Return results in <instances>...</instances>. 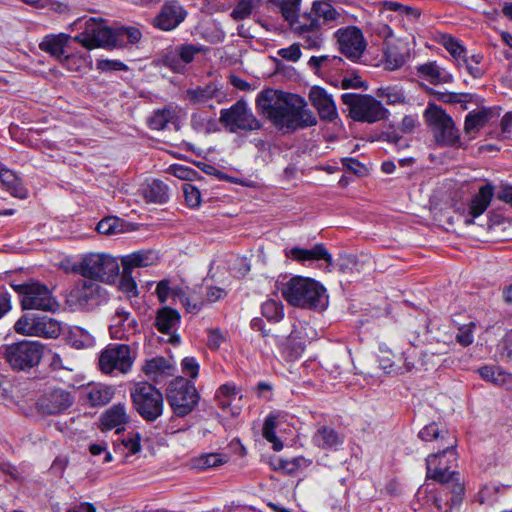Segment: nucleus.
Listing matches in <instances>:
<instances>
[{
    "label": "nucleus",
    "instance_id": "11",
    "mask_svg": "<svg viewBox=\"0 0 512 512\" xmlns=\"http://www.w3.org/2000/svg\"><path fill=\"white\" fill-rule=\"evenodd\" d=\"M44 346L38 341H19L5 348L4 356L13 370L24 371L39 364Z\"/></svg>",
    "mask_w": 512,
    "mask_h": 512
},
{
    "label": "nucleus",
    "instance_id": "12",
    "mask_svg": "<svg viewBox=\"0 0 512 512\" xmlns=\"http://www.w3.org/2000/svg\"><path fill=\"white\" fill-rule=\"evenodd\" d=\"M14 330L24 336L55 339L61 334L62 325L46 315L24 314L15 322Z\"/></svg>",
    "mask_w": 512,
    "mask_h": 512
},
{
    "label": "nucleus",
    "instance_id": "49",
    "mask_svg": "<svg viewBox=\"0 0 512 512\" xmlns=\"http://www.w3.org/2000/svg\"><path fill=\"white\" fill-rule=\"evenodd\" d=\"M119 289L129 298L138 296L137 284L132 273L122 270Z\"/></svg>",
    "mask_w": 512,
    "mask_h": 512
},
{
    "label": "nucleus",
    "instance_id": "45",
    "mask_svg": "<svg viewBox=\"0 0 512 512\" xmlns=\"http://www.w3.org/2000/svg\"><path fill=\"white\" fill-rule=\"evenodd\" d=\"M177 47L180 63L182 65L183 73L186 71V66L193 62L195 56L203 51V46L197 44H182Z\"/></svg>",
    "mask_w": 512,
    "mask_h": 512
},
{
    "label": "nucleus",
    "instance_id": "26",
    "mask_svg": "<svg viewBox=\"0 0 512 512\" xmlns=\"http://www.w3.org/2000/svg\"><path fill=\"white\" fill-rule=\"evenodd\" d=\"M69 39L70 36L64 33L46 35L39 43V48L60 62L65 55V47Z\"/></svg>",
    "mask_w": 512,
    "mask_h": 512
},
{
    "label": "nucleus",
    "instance_id": "52",
    "mask_svg": "<svg viewBox=\"0 0 512 512\" xmlns=\"http://www.w3.org/2000/svg\"><path fill=\"white\" fill-rule=\"evenodd\" d=\"M384 54L386 66L390 70L398 69L406 62V57L402 53H399L395 47H387Z\"/></svg>",
    "mask_w": 512,
    "mask_h": 512
},
{
    "label": "nucleus",
    "instance_id": "48",
    "mask_svg": "<svg viewBox=\"0 0 512 512\" xmlns=\"http://www.w3.org/2000/svg\"><path fill=\"white\" fill-rule=\"evenodd\" d=\"M226 462V459L218 453L205 454L195 459V467L201 470L216 467Z\"/></svg>",
    "mask_w": 512,
    "mask_h": 512
},
{
    "label": "nucleus",
    "instance_id": "24",
    "mask_svg": "<svg viewBox=\"0 0 512 512\" xmlns=\"http://www.w3.org/2000/svg\"><path fill=\"white\" fill-rule=\"evenodd\" d=\"M158 260V255L153 250H139L131 254L125 255L121 258V264L124 271L133 274L136 268L148 267L155 264Z\"/></svg>",
    "mask_w": 512,
    "mask_h": 512
},
{
    "label": "nucleus",
    "instance_id": "37",
    "mask_svg": "<svg viewBox=\"0 0 512 512\" xmlns=\"http://www.w3.org/2000/svg\"><path fill=\"white\" fill-rule=\"evenodd\" d=\"M310 464V461L304 457H295L292 459H283L277 457L271 461L273 469L276 471H283L286 474H294L300 468L306 467Z\"/></svg>",
    "mask_w": 512,
    "mask_h": 512
},
{
    "label": "nucleus",
    "instance_id": "46",
    "mask_svg": "<svg viewBox=\"0 0 512 512\" xmlns=\"http://www.w3.org/2000/svg\"><path fill=\"white\" fill-rule=\"evenodd\" d=\"M443 44L446 50L452 55V57L456 60L459 66H462V62H467V51L465 47L461 43H459L455 38H444Z\"/></svg>",
    "mask_w": 512,
    "mask_h": 512
},
{
    "label": "nucleus",
    "instance_id": "21",
    "mask_svg": "<svg viewBox=\"0 0 512 512\" xmlns=\"http://www.w3.org/2000/svg\"><path fill=\"white\" fill-rule=\"evenodd\" d=\"M303 22L295 26V30H298L301 34L302 45L306 49L319 48L322 44V36L318 31L320 23L316 18L302 15Z\"/></svg>",
    "mask_w": 512,
    "mask_h": 512
},
{
    "label": "nucleus",
    "instance_id": "38",
    "mask_svg": "<svg viewBox=\"0 0 512 512\" xmlns=\"http://www.w3.org/2000/svg\"><path fill=\"white\" fill-rule=\"evenodd\" d=\"M378 98L383 99L387 105H396L406 103L404 90L397 85L380 87L375 92Z\"/></svg>",
    "mask_w": 512,
    "mask_h": 512
},
{
    "label": "nucleus",
    "instance_id": "47",
    "mask_svg": "<svg viewBox=\"0 0 512 512\" xmlns=\"http://www.w3.org/2000/svg\"><path fill=\"white\" fill-rule=\"evenodd\" d=\"M262 315L269 321L278 322L283 316V305L273 299L267 300L262 305Z\"/></svg>",
    "mask_w": 512,
    "mask_h": 512
},
{
    "label": "nucleus",
    "instance_id": "61",
    "mask_svg": "<svg viewBox=\"0 0 512 512\" xmlns=\"http://www.w3.org/2000/svg\"><path fill=\"white\" fill-rule=\"evenodd\" d=\"M141 437L138 433L129 435L122 440L123 446L129 450L130 454H136L141 450Z\"/></svg>",
    "mask_w": 512,
    "mask_h": 512
},
{
    "label": "nucleus",
    "instance_id": "60",
    "mask_svg": "<svg viewBox=\"0 0 512 512\" xmlns=\"http://www.w3.org/2000/svg\"><path fill=\"white\" fill-rule=\"evenodd\" d=\"M278 55L285 60L296 62L301 57V50L299 44H292L287 48L278 50Z\"/></svg>",
    "mask_w": 512,
    "mask_h": 512
},
{
    "label": "nucleus",
    "instance_id": "16",
    "mask_svg": "<svg viewBox=\"0 0 512 512\" xmlns=\"http://www.w3.org/2000/svg\"><path fill=\"white\" fill-rule=\"evenodd\" d=\"M335 36L339 44L340 51L351 61H357L366 49V41L362 31L355 26H348L339 29Z\"/></svg>",
    "mask_w": 512,
    "mask_h": 512
},
{
    "label": "nucleus",
    "instance_id": "27",
    "mask_svg": "<svg viewBox=\"0 0 512 512\" xmlns=\"http://www.w3.org/2000/svg\"><path fill=\"white\" fill-rule=\"evenodd\" d=\"M141 193L147 202L163 204L169 199L168 187L162 181L152 179L141 188Z\"/></svg>",
    "mask_w": 512,
    "mask_h": 512
},
{
    "label": "nucleus",
    "instance_id": "58",
    "mask_svg": "<svg viewBox=\"0 0 512 512\" xmlns=\"http://www.w3.org/2000/svg\"><path fill=\"white\" fill-rule=\"evenodd\" d=\"M182 372L191 379H196L199 373V364L194 357H185L181 361Z\"/></svg>",
    "mask_w": 512,
    "mask_h": 512
},
{
    "label": "nucleus",
    "instance_id": "7",
    "mask_svg": "<svg viewBox=\"0 0 512 512\" xmlns=\"http://www.w3.org/2000/svg\"><path fill=\"white\" fill-rule=\"evenodd\" d=\"M341 98L354 121L375 123L387 118L389 113L380 101L370 95L344 93Z\"/></svg>",
    "mask_w": 512,
    "mask_h": 512
},
{
    "label": "nucleus",
    "instance_id": "63",
    "mask_svg": "<svg viewBox=\"0 0 512 512\" xmlns=\"http://www.w3.org/2000/svg\"><path fill=\"white\" fill-rule=\"evenodd\" d=\"M207 334V344L211 349H218L225 341V336L219 329H208Z\"/></svg>",
    "mask_w": 512,
    "mask_h": 512
},
{
    "label": "nucleus",
    "instance_id": "20",
    "mask_svg": "<svg viewBox=\"0 0 512 512\" xmlns=\"http://www.w3.org/2000/svg\"><path fill=\"white\" fill-rule=\"evenodd\" d=\"M309 100L322 120L332 122L338 117L335 102L325 89L318 86L312 87Z\"/></svg>",
    "mask_w": 512,
    "mask_h": 512
},
{
    "label": "nucleus",
    "instance_id": "22",
    "mask_svg": "<svg viewBox=\"0 0 512 512\" xmlns=\"http://www.w3.org/2000/svg\"><path fill=\"white\" fill-rule=\"evenodd\" d=\"M129 421V415L125 404L118 403L107 409L100 418L101 430L116 429L119 433L124 430V426Z\"/></svg>",
    "mask_w": 512,
    "mask_h": 512
},
{
    "label": "nucleus",
    "instance_id": "19",
    "mask_svg": "<svg viewBox=\"0 0 512 512\" xmlns=\"http://www.w3.org/2000/svg\"><path fill=\"white\" fill-rule=\"evenodd\" d=\"M226 97L222 86L217 82H209L205 86L189 87L185 91V99L193 105L207 104L211 100L221 103Z\"/></svg>",
    "mask_w": 512,
    "mask_h": 512
},
{
    "label": "nucleus",
    "instance_id": "35",
    "mask_svg": "<svg viewBox=\"0 0 512 512\" xmlns=\"http://www.w3.org/2000/svg\"><path fill=\"white\" fill-rule=\"evenodd\" d=\"M177 117V111L172 106H166L156 110L149 119V126L154 130H163L167 124L174 121Z\"/></svg>",
    "mask_w": 512,
    "mask_h": 512
},
{
    "label": "nucleus",
    "instance_id": "56",
    "mask_svg": "<svg viewBox=\"0 0 512 512\" xmlns=\"http://www.w3.org/2000/svg\"><path fill=\"white\" fill-rule=\"evenodd\" d=\"M182 189L185 201L190 207H196L200 204L201 194L197 187H195L193 184L185 183L183 184Z\"/></svg>",
    "mask_w": 512,
    "mask_h": 512
},
{
    "label": "nucleus",
    "instance_id": "40",
    "mask_svg": "<svg viewBox=\"0 0 512 512\" xmlns=\"http://www.w3.org/2000/svg\"><path fill=\"white\" fill-rule=\"evenodd\" d=\"M88 58L79 54L64 55L60 63L70 71L80 72L92 67V63Z\"/></svg>",
    "mask_w": 512,
    "mask_h": 512
},
{
    "label": "nucleus",
    "instance_id": "31",
    "mask_svg": "<svg viewBox=\"0 0 512 512\" xmlns=\"http://www.w3.org/2000/svg\"><path fill=\"white\" fill-rule=\"evenodd\" d=\"M114 391L111 387L96 384L85 390V398L91 406H103L111 401Z\"/></svg>",
    "mask_w": 512,
    "mask_h": 512
},
{
    "label": "nucleus",
    "instance_id": "43",
    "mask_svg": "<svg viewBox=\"0 0 512 512\" xmlns=\"http://www.w3.org/2000/svg\"><path fill=\"white\" fill-rule=\"evenodd\" d=\"M276 426H277V417L273 414H270L264 423L263 427V437L270 443L273 444V449L275 451H280L283 448V443L276 436Z\"/></svg>",
    "mask_w": 512,
    "mask_h": 512
},
{
    "label": "nucleus",
    "instance_id": "23",
    "mask_svg": "<svg viewBox=\"0 0 512 512\" xmlns=\"http://www.w3.org/2000/svg\"><path fill=\"white\" fill-rule=\"evenodd\" d=\"M285 255L287 258L293 259L298 262L320 259H323L328 264H331L332 262V257L323 244H316L311 249L294 247L290 250H286Z\"/></svg>",
    "mask_w": 512,
    "mask_h": 512
},
{
    "label": "nucleus",
    "instance_id": "30",
    "mask_svg": "<svg viewBox=\"0 0 512 512\" xmlns=\"http://www.w3.org/2000/svg\"><path fill=\"white\" fill-rule=\"evenodd\" d=\"M494 195V188L490 184H486L480 187L478 194H476L471 200L469 214L472 219L480 216L485 212L491 203Z\"/></svg>",
    "mask_w": 512,
    "mask_h": 512
},
{
    "label": "nucleus",
    "instance_id": "8",
    "mask_svg": "<svg viewBox=\"0 0 512 512\" xmlns=\"http://www.w3.org/2000/svg\"><path fill=\"white\" fill-rule=\"evenodd\" d=\"M13 288L21 297L20 303L23 310H42L55 313L60 308L52 291L42 283H24L13 285Z\"/></svg>",
    "mask_w": 512,
    "mask_h": 512
},
{
    "label": "nucleus",
    "instance_id": "51",
    "mask_svg": "<svg viewBox=\"0 0 512 512\" xmlns=\"http://www.w3.org/2000/svg\"><path fill=\"white\" fill-rule=\"evenodd\" d=\"M191 127L198 133H209L214 125L212 119L207 118L203 113H193L191 115Z\"/></svg>",
    "mask_w": 512,
    "mask_h": 512
},
{
    "label": "nucleus",
    "instance_id": "34",
    "mask_svg": "<svg viewBox=\"0 0 512 512\" xmlns=\"http://www.w3.org/2000/svg\"><path fill=\"white\" fill-rule=\"evenodd\" d=\"M480 376L494 385L506 386L512 382L511 374L497 366H484L479 369Z\"/></svg>",
    "mask_w": 512,
    "mask_h": 512
},
{
    "label": "nucleus",
    "instance_id": "33",
    "mask_svg": "<svg viewBox=\"0 0 512 512\" xmlns=\"http://www.w3.org/2000/svg\"><path fill=\"white\" fill-rule=\"evenodd\" d=\"M282 16L295 28L303 22L302 15H298L301 0H274Z\"/></svg>",
    "mask_w": 512,
    "mask_h": 512
},
{
    "label": "nucleus",
    "instance_id": "62",
    "mask_svg": "<svg viewBox=\"0 0 512 512\" xmlns=\"http://www.w3.org/2000/svg\"><path fill=\"white\" fill-rule=\"evenodd\" d=\"M97 69L101 71H122L127 70V66L118 60H99L97 62Z\"/></svg>",
    "mask_w": 512,
    "mask_h": 512
},
{
    "label": "nucleus",
    "instance_id": "44",
    "mask_svg": "<svg viewBox=\"0 0 512 512\" xmlns=\"http://www.w3.org/2000/svg\"><path fill=\"white\" fill-rule=\"evenodd\" d=\"M68 341L70 345L76 349H86L91 347L94 343L93 337L79 327L74 328L69 333Z\"/></svg>",
    "mask_w": 512,
    "mask_h": 512
},
{
    "label": "nucleus",
    "instance_id": "50",
    "mask_svg": "<svg viewBox=\"0 0 512 512\" xmlns=\"http://www.w3.org/2000/svg\"><path fill=\"white\" fill-rule=\"evenodd\" d=\"M179 299L186 311L192 314H197L204 305V300L197 297L195 292L192 294H179Z\"/></svg>",
    "mask_w": 512,
    "mask_h": 512
},
{
    "label": "nucleus",
    "instance_id": "53",
    "mask_svg": "<svg viewBox=\"0 0 512 512\" xmlns=\"http://www.w3.org/2000/svg\"><path fill=\"white\" fill-rule=\"evenodd\" d=\"M445 435H448V431L444 429H440L437 424L431 423L429 425H426L423 429L419 432V437L424 441H432L437 440L438 438H441V440H444Z\"/></svg>",
    "mask_w": 512,
    "mask_h": 512
},
{
    "label": "nucleus",
    "instance_id": "54",
    "mask_svg": "<svg viewBox=\"0 0 512 512\" xmlns=\"http://www.w3.org/2000/svg\"><path fill=\"white\" fill-rule=\"evenodd\" d=\"M253 3L254 0H239L231 13V17L236 21L247 18L252 13Z\"/></svg>",
    "mask_w": 512,
    "mask_h": 512
},
{
    "label": "nucleus",
    "instance_id": "42",
    "mask_svg": "<svg viewBox=\"0 0 512 512\" xmlns=\"http://www.w3.org/2000/svg\"><path fill=\"white\" fill-rule=\"evenodd\" d=\"M304 15L316 18L318 21L320 18L324 21H331L336 18L337 12L330 3L315 1L312 5L311 12Z\"/></svg>",
    "mask_w": 512,
    "mask_h": 512
},
{
    "label": "nucleus",
    "instance_id": "4",
    "mask_svg": "<svg viewBox=\"0 0 512 512\" xmlns=\"http://www.w3.org/2000/svg\"><path fill=\"white\" fill-rule=\"evenodd\" d=\"M284 299L293 306L303 308H324L327 304L326 290L317 281L295 276L282 287Z\"/></svg>",
    "mask_w": 512,
    "mask_h": 512
},
{
    "label": "nucleus",
    "instance_id": "28",
    "mask_svg": "<svg viewBox=\"0 0 512 512\" xmlns=\"http://www.w3.org/2000/svg\"><path fill=\"white\" fill-rule=\"evenodd\" d=\"M420 77L432 84L450 83L453 77L445 69L437 65L436 62H428L417 67Z\"/></svg>",
    "mask_w": 512,
    "mask_h": 512
},
{
    "label": "nucleus",
    "instance_id": "5",
    "mask_svg": "<svg viewBox=\"0 0 512 512\" xmlns=\"http://www.w3.org/2000/svg\"><path fill=\"white\" fill-rule=\"evenodd\" d=\"M119 270L120 265L117 259L106 253L86 254L73 267V271L81 276L107 284L116 281Z\"/></svg>",
    "mask_w": 512,
    "mask_h": 512
},
{
    "label": "nucleus",
    "instance_id": "36",
    "mask_svg": "<svg viewBox=\"0 0 512 512\" xmlns=\"http://www.w3.org/2000/svg\"><path fill=\"white\" fill-rule=\"evenodd\" d=\"M0 180L2 182L3 187L10 192L12 196L18 198H25L26 191L22 187L18 177L16 174L9 169H2L0 171Z\"/></svg>",
    "mask_w": 512,
    "mask_h": 512
},
{
    "label": "nucleus",
    "instance_id": "29",
    "mask_svg": "<svg viewBox=\"0 0 512 512\" xmlns=\"http://www.w3.org/2000/svg\"><path fill=\"white\" fill-rule=\"evenodd\" d=\"M180 323V314L170 308L164 307L157 311L155 326L159 332L163 334H171L174 332Z\"/></svg>",
    "mask_w": 512,
    "mask_h": 512
},
{
    "label": "nucleus",
    "instance_id": "64",
    "mask_svg": "<svg viewBox=\"0 0 512 512\" xmlns=\"http://www.w3.org/2000/svg\"><path fill=\"white\" fill-rule=\"evenodd\" d=\"M474 326V323H470L469 326H465L459 330V333L456 336V340L463 346H468L473 342V334L471 327Z\"/></svg>",
    "mask_w": 512,
    "mask_h": 512
},
{
    "label": "nucleus",
    "instance_id": "59",
    "mask_svg": "<svg viewBox=\"0 0 512 512\" xmlns=\"http://www.w3.org/2000/svg\"><path fill=\"white\" fill-rule=\"evenodd\" d=\"M341 61H342V59L337 56H329V55H323V56H319V57L312 56L308 61V65L312 69L318 70L320 67L325 66L330 62L331 63L336 62V64H337Z\"/></svg>",
    "mask_w": 512,
    "mask_h": 512
},
{
    "label": "nucleus",
    "instance_id": "2",
    "mask_svg": "<svg viewBox=\"0 0 512 512\" xmlns=\"http://www.w3.org/2000/svg\"><path fill=\"white\" fill-rule=\"evenodd\" d=\"M455 445L456 441L451 438L442 450L426 458L427 478L442 484L444 489L452 494L451 506L459 504L464 493V486L459 474L450 470L452 464L456 462Z\"/></svg>",
    "mask_w": 512,
    "mask_h": 512
},
{
    "label": "nucleus",
    "instance_id": "57",
    "mask_svg": "<svg viewBox=\"0 0 512 512\" xmlns=\"http://www.w3.org/2000/svg\"><path fill=\"white\" fill-rule=\"evenodd\" d=\"M238 395L236 386L234 384H223L219 387L217 391V397L219 398L220 405L222 407H226L230 405L229 400H224L222 398H231L236 397Z\"/></svg>",
    "mask_w": 512,
    "mask_h": 512
},
{
    "label": "nucleus",
    "instance_id": "15",
    "mask_svg": "<svg viewBox=\"0 0 512 512\" xmlns=\"http://www.w3.org/2000/svg\"><path fill=\"white\" fill-rule=\"evenodd\" d=\"M106 300L105 291L96 283L84 280L69 293L67 302L78 309H93Z\"/></svg>",
    "mask_w": 512,
    "mask_h": 512
},
{
    "label": "nucleus",
    "instance_id": "39",
    "mask_svg": "<svg viewBox=\"0 0 512 512\" xmlns=\"http://www.w3.org/2000/svg\"><path fill=\"white\" fill-rule=\"evenodd\" d=\"M100 234L112 236L125 231V223L118 217H106L96 227Z\"/></svg>",
    "mask_w": 512,
    "mask_h": 512
},
{
    "label": "nucleus",
    "instance_id": "32",
    "mask_svg": "<svg viewBox=\"0 0 512 512\" xmlns=\"http://www.w3.org/2000/svg\"><path fill=\"white\" fill-rule=\"evenodd\" d=\"M491 117L492 111L486 108L468 113L465 118L464 132L468 135L477 133L488 123Z\"/></svg>",
    "mask_w": 512,
    "mask_h": 512
},
{
    "label": "nucleus",
    "instance_id": "3",
    "mask_svg": "<svg viewBox=\"0 0 512 512\" xmlns=\"http://www.w3.org/2000/svg\"><path fill=\"white\" fill-rule=\"evenodd\" d=\"M141 38V32L135 27H121L112 30L103 19L90 18L85 22L82 33L76 35L74 41L84 48H113L128 43H136Z\"/></svg>",
    "mask_w": 512,
    "mask_h": 512
},
{
    "label": "nucleus",
    "instance_id": "41",
    "mask_svg": "<svg viewBox=\"0 0 512 512\" xmlns=\"http://www.w3.org/2000/svg\"><path fill=\"white\" fill-rule=\"evenodd\" d=\"M157 63L169 68L174 73L183 74L177 47L165 50L157 59Z\"/></svg>",
    "mask_w": 512,
    "mask_h": 512
},
{
    "label": "nucleus",
    "instance_id": "17",
    "mask_svg": "<svg viewBox=\"0 0 512 512\" xmlns=\"http://www.w3.org/2000/svg\"><path fill=\"white\" fill-rule=\"evenodd\" d=\"M73 403L71 394L63 389L45 393L37 402L38 409L47 415H56L67 410Z\"/></svg>",
    "mask_w": 512,
    "mask_h": 512
},
{
    "label": "nucleus",
    "instance_id": "9",
    "mask_svg": "<svg viewBox=\"0 0 512 512\" xmlns=\"http://www.w3.org/2000/svg\"><path fill=\"white\" fill-rule=\"evenodd\" d=\"M424 115L437 145L456 146L459 144V130L455 127L453 119L443 109L430 105Z\"/></svg>",
    "mask_w": 512,
    "mask_h": 512
},
{
    "label": "nucleus",
    "instance_id": "10",
    "mask_svg": "<svg viewBox=\"0 0 512 512\" xmlns=\"http://www.w3.org/2000/svg\"><path fill=\"white\" fill-rule=\"evenodd\" d=\"M199 398L194 384L183 377L176 378L169 384L167 399L178 417L191 413L198 405Z\"/></svg>",
    "mask_w": 512,
    "mask_h": 512
},
{
    "label": "nucleus",
    "instance_id": "1",
    "mask_svg": "<svg viewBox=\"0 0 512 512\" xmlns=\"http://www.w3.org/2000/svg\"><path fill=\"white\" fill-rule=\"evenodd\" d=\"M256 107L280 130L294 131L317 124L304 98L296 94L265 89L258 94Z\"/></svg>",
    "mask_w": 512,
    "mask_h": 512
},
{
    "label": "nucleus",
    "instance_id": "14",
    "mask_svg": "<svg viewBox=\"0 0 512 512\" xmlns=\"http://www.w3.org/2000/svg\"><path fill=\"white\" fill-rule=\"evenodd\" d=\"M134 362L128 345L114 344L106 347L100 354L99 367L105 374L119 372L126 374L130 371Z\"/></svg>",
    "mask_w": 512,
    "mask_h": 512
},
{
    "label": "nucleus",
    "instance_id": "18",
    "mask_svg": "<svg viewBox=\"0 0 512 512\" xmlns=\"http://www.w3.org/2000/svg\"><path fill=\"white\" fill-rule=\"evenodd\" d=\"M187 12L177 1L165 3L154 19L155 27L163 31L177 28L186 18Z\"/></svg>",
    "mask_w": 512,
    "mask_h": 512
},
{
    "label": "nucleus",
    "instance_id": "55",
    "mask_svg": "<svg viewBox=\"0 0 512 512\" xmlns=\"http://www.w3.org/2000/svg\"><path fill=\"white\" fill-rule=\"evenodd\" d=\"M167 367V362L163 357H157L146 361L143 371L147 376L156 375L163 372Z\"/></svg>",
    "mask_w": 512,
    "mask_h": 512
},
{
    "label": "nucleus",
    "instance_id": "25",
    "mask_svg": "<svg viewBox=\"0 0 512 512\" xmlns=\"http://www.w3.org/2000/svg\"><path fill=\"white\" fill-rule=\"evenodd\" d=\"M315 446L323 450H336L343 443V437L329 426H321L312 437Z\"/></svg>",
    "mask_w": 512,
    "mask_h": 512
},
{
    "label": "nucleus",
    "instance_id": "13",
    "mask_svg": "<svg viewBox=\"0 0 512 512\" xmlns=\"http://www.w3.org/2000/svg\"><path fill=\"white\" fill-rule=\"evenodd\" d=\"M220 123L231 133L253 131L261 127L260 121L254 116L244 100H238L228 109L220 111Z\"/></svg>",
    "mask_w": 512,
    "mask_h": 512
},
{
    "label": "nucleus",
    "instance_id": "6",
    "mask_svg": "<svg viewBox=\"0 0 512 512\" xmlns=\"http://www.w3.org/2000/svg\"><path fill=\"white\" fill-rule=\"evenodd\" d=\"M129 393L134 409L147 422H153L163 414V395L153 384L136 382L130 387Z\"/></svg>",
    "mask_w": 512,
    "mask_h": 512
}]
</instances>
